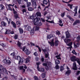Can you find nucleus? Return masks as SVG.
Instances as JSON below:
<instances>
[{
  "mask_svg": "<svg viewBox=\"0 0 80 80\" xmlns=\"http://www.w3.org/2000/svg\"><path fill=\"white\" fill-rule=\"evenodd\" d=\"M72 52V53H73V54H74L75 55H77V53H76V52H75V50H73Z\"/></svg>",
  "mask_w": 80,
  "mask_h": 80,
  "instance_id": "nucleus-47",
  "label": "nucleus"
},
{
  "mask_svg": "<svg viewBox=\"0 0 80 80\" xmlns=\"http://www.w3.org/2000/svg\"><path fill=\"white\" fill-rule=\"evenodd\" d=\"M55 37V35L54 34H51L48 35L47 38L50 39L52 37Z\"/></svg>",
  "mask_w": 80,
  "mask_h": 80,
  "instance_id": "nucleus-12",
  "label": "nucleus"
},
{
  "mask_svg": "<svg viewBox=\"0 0 80 80\" xmlns=\"http://www.w3.org/2000/svg\"><path fill=\"white\" fill-rule=\"evenodd\" d=\"M15 58V60H19L18 63L19 65H21V64H22L23 63V59H22L19 56H16Z\"/></svg>",
  "mask_w": 80,
  "mask_h": 80,
  "instance_id": "nucleus-5",
  "label": "nucleus"
},
{
  "mask_svg": "<svg viewBox=\"0 0 80 80\" xmlns=\"http://www.w3.org/2000/svg\"><path fill=\"white\" fill-rule=\"evenodd\" d=\"M48 13V11H45V12H44V15H46L47 13Z\"/></svg>",
  "mask_w": 80,
  "mask_h": 80,
  "instance_id": "nucleus-51",
  "label": "nucleus"
},
{
  "mask_svg": "<svg viewBox=\"0 0 80 80\" xmlns=\"http://www.w3.org/2000/svg\"><path fill=\"white\" fill-rule=\"evenodd\" d=\"M64 70V68H63V67L61 66L60 68V71H62V70Z\"/></svg>",
  "mask_w": 80,
  "mask_h": 80,
  "instance_id": "nucleus-55",
  "label": "nucleus"
},
{
  "mask_svg": "<svg viewBox=\"0 0 80 80\" xmlns=\"http://www.w3.org/2000/svg\"><path fill=\"white\" fill-rule=\"evenodd\" d=\"M39 27H36L35 28V31H37V30H39Z\"/></svg>",
  "mask_w": 80,
  "mask_h": 80,
  "instance_id": "nucleus-60",
  "label": "nucleus"
},
{
  "mask_svg": "<svg viewBox=\"0 0 80 80\" xmlns=\"http://www.w3.org/2000/svg\"><path fill=\"white\" fill-rule=\"evenodd\" d=\"M0 45H1L3 47H5L6 46L5 45H4V44H3L2 41L0 42Z\"/></svg>",
  "mask_w": 80,
  "mask_h": 80,
  "instance_id": "nucleus-33",
  "label": "nucleus"
},
{
  "mask_svg": "<svg viewBox=\"0 0 80 80\" xmlns=\"http://www.w3.org/2000/svg\"><path fill=\"white\" fill-rule=\"evenodd\" d=\"M17 11H14V13L15 14L14 18H15L16 19L18 18V14H17Z\"/></svg>",
  "mask_w": 80,
  "mask_h": 80,
  "instance_id": "nucleus-15",
  "label": "nucleus"
},
{
  "mask_svg": "<svg viewBox=\"0 0 80 80\" xmlns=\"http://www.w3.org/2000/svg\"><path fill=\"white\" fill-rule=\"evenodd\" d=\"M28 10L29 11H33V9L32 8H28Z\"/></svg>",
  "mask_w": 80,
  "mask_h": 80,
  "instance_id": "nucleus-43",
  "label": "nucleus"
},
{
  "mask_svg": "<svg viewBox=\"0 0 80 80\" xmlns=\"http://www.w3.org/2000/svg\"><path fill=\"white\" fill-rule=\"evenodd\" d=\"M6 8L7 10H10V11H12V9L10 6H6Z\"/></svg>",
  "mask_w": 80,
  "mask_h": 80,
  "instance_id": "nucleus-21",
  "label": "nucleus"
},
{
  "mask_svg": "<svg viewBox=\"0 0 80 80\" xmlns=\"http://www.w3.org/2000/svg\"><path fill=\"white\" fill-rule=\"evenodd\" d=\"M46 19L47 20H49V19H50V20H51V18H50V17H46Z\"/></svg>",
  "mask_w": 80,
  "mask_h": 80,
  "instance_id": "nucleus-62",
  "label": "nucleus"
},
{
  "mask_svg": "<svg viewBox=\"0 0 80 80\" xmlns=\"http://www.w3.org/2000/svg\"><path fill=\"white\" fill-rule=\"evenodd\" d=\"M70 72H71L70 70H68L67 72H66V74L68 75H69L70 74Z\"/></svg>",
  "mask_w": 80,
  "mask_h": 80,
  "instance_id": "nucleus-28",
  "label": "nucleus"
},
{
  "mask_svg": "<svg viewBox=\"0 0 80 80\" xmlns=\"http://www.w3.org/2000/svg\"><path fill=\"white\" fill-rule=\"evenodd\" d=\"M55 62L56 65H58V64H59V63H60V61L58 60H56L55 61Z\"/></svg>",
  "mask_w": 80,
  "mask_h": 80,
  "instance_id": "nucleus-35",
  "label": "nucleus"
},
{
  "mask_svg": "<svg viewBox=\"0 0 80 80\" xmlns=\"http://www.w3.org/2000/svg\"><path fill=\"white\" fill-rule=\"evenodd\" d=\"M45 76H46L45 74L42 73V78H45Z\"/></svg>",
  "mask_w": 80,
  "mask_h": 80,
  "instance_id": "nucleus-53",
  "label": "nucleus"
},
{
  "mask_svg": "<svg viewBox=\"0 0 80 80\" xmlns=\"http://www.w3.org/2000/svg\"><path fill=\"white\" fill-rule=\"evenodd\" d=\"M74 12H75L74 15V16L75 17L77 15V8H75L74 10Z\"/></svg>",
  "mask_w": 80,
  "mask_h": 80,
  "instance_id": "nucleus-22",
  "label": "nucleus"
},
{
  "mask_svg": "<svg viewBox=\"0 0 80 80\" xmlns=\"http://www.w3.org/2000/svg\"><path fill=\"white\" fill-rule=\"evenodd\" d=\"M65 34L67 38H69L70 37V34H69V32L68 31H67L65 32Z\"/></svg>",
  "mask_w": 80,
  "mask_h": 80,
  "instance_id": "nucleus-19",
  "label": "nucleus"
},
{
  "mask_svg": "<svg viewBox=\"0 0 80 80\" xmlns=\"http://www.w3.org/2000/svg\"><path fill=\"white\" fill-rule=\"evenodd\" d=\"M3 80H7V78L5 77L4 78H3Z\"/></svg>",
  "mask_w": 80,
  "mask_h": 80,
  "instance_id": "nucleus-64",
  "label": "nucleus"
},
{
  "mask_svg": "<svg viewBox=\"0 0 80 80\" xmlns=\"http://www.w3.org/2000/svg\"><path fill=\"white\" fill-rule=\"evenodd\" d=\"M77 39L78 40H80V37H78L77 38Z\"/></svg>",
  "mask_w": 80,
  "mask_h": 80,
  "instance_id": "nucleus-63",
  "label": "nucleus"
},
{
  "mask_svg": "<svg viewBox=\"0 0 80 80\" xmlns=\"http://www.w3.org/2000/svg\"><path fill=\"white\" fill-rule=\"evenodd\" d=\"M46 21L48 22H49V23H54V21H48L47 20H46Z\"/></svg>",
  "mask_w": 80,
  "mask_h": 80,
  "instance_id": "nucleus-42",
  "label": "nucleus"
},
{
  "mask_svg": "<svg viewBox=\"0 0 80 80\" xmlns=\"http://www.w3.org/2000/svg\"><path fill=\"white\" fill-rule=\"evenodd\" d=\"M56 34H57V35H58V36H59V35H60V32H59V31H56Z\"/></svg>",
  "mask_w": 80,
  "mask_h": 80,
  "instance_id": "nucleus-45",
  "label": "nucleus"
},
{
  "mask_svg": "<svg viewBox=\"0 0 80 80\" xmlns=\"http://www.w3.org/2000/svg\"><path fill=\"white\" fill-rule=\"evenodd\" d=\"M74 48H76L77 47H79L80 46V44L79 43H77L76 44H75V43H74Z\"/></svg>",
  "mask_w": 80,
  "mask_h": 80,
  "instance_id": "nucleus-17",
  "label": "nucleus"
},
{
  "mask_svg": "<svg viewBox=\"0 0 80 80\" xmlns=\"http://www.w3.org/2000/svg\"><path fill=\"white\" fill-rule=\"evenodd\" d=\"M43 3L45 5H47L48 4V2L47 1V0H43Z\"/></svg>",
  "mask_w": 80,
  "mask_h": 80,
  "instance_id": "nucleus-38",
  "label": "nucleus"
},
{
  "mask_svg": "<svg viewBox=\"0 0 80 80\" xmlns=\"http://www.w3.org/2000/svg\"><path fill=\"white\" fill-rule=\"evenodd\" d=\"M61 16L62 17H63L65 16V12L61 14Z\"/></svg>",
  "mask_w": 80,
  "mask_h": 80,
  "instance_id": "nucleus-49",
  "label": "nucleus"
},
{
  "mask_svg": "<svg viewBox=\"0 0 80 80\" xmlns=\"http://www.w3.org/2000/svg\"><path fill=\"white\" fill-rule=\"evenodd\" d=\"M42 51L44 52V53L45 54L46 53H47V48H46L44 49H42Z\"/></svg>",
  "mask_w": 80,
  "mask_h": 80,
  "instance_id": "nucleus-34",
  "label": "nucleus"
},
{
  "mask_svg": "<svg viewBox=\"0 0 80 80\" xmlns=\"http://www.w3.org/2000/svg\"><path fill=\"white\" fill-rule=\"evenodd\" d=\"M23 67L24 68H25L26 69L27 68V67L25 65H24V66H21L20 68V70H22L23 72H25V69H23Z\"/></svg>",
  "mask_w": 80,
  "mask_h": 80,
  "instance_id": "nucleus-10",
  "label": "nucleus"
},
{
  "mask_svg": "<svg viewBox=\"0 0 80 80\" xmlns=\"http://www.w3.org/2000/svg\"><path fill=\"white\" fill-rule=\"evenodd\" d=\"M56 65L55 67V68L56 69H58L59 68V66H58V64H56Z\"/></svg>",
  "mask_w": 80,
  "mask_h": 80,
  "instance_id": "nucleus-58",
  "label": "nucleus"
},
{
  "mask_svg": "<svg viewBox=\"0 0 80 80\" xmlns=\"http://www.w3.org/2000/svg\"><path fill=\"white\" fill-rule=\"evenodd\" d=\"M67 17L68 18H69V19H70V20L71 21H72V22H73V21H74V20H73V18L71 17H70V16L67 15Z\"/></svg>",
  "mask_w": 80,
  "mask_h": 80,
  "instance_id": "nucleus-24",
  "label": "nucleus"
},
{
  "mask_svg": "<svg viewBox=\"0 0 80 80\" xmlns=\"http://www.w3.org/2000/svg\"><path fill=\"white\" fill-rule=\"evenodd\" d=\"M11 63V61L10 60H7L6 64L7 65H10Z\"/></svg>",
  "mask_w": 80,
  "mask_h": 80,
  "instance_id": "nucleus-37",
  "label": "nucleus"
},
{
  "mask_svg": "<svg viewBox=\"0 0 80 80\" xmlns=\"http://www.w3.org/2000/svg\"><path fill=\"white\" fill-rule=\"evenodd\" d=\"M36 47H37V48H38L39 51V52H42V50H41V48H40L38 46H37V45L36 46Z\"/></svg>",
  "mask_w": 80,
  "mask_h": 80,
  "instance_id": "nucleus-39",
  "label": "nucleus"
},
{
  "mask_svg": "<svg viewBox=\"0 0 80 80\" xmlns=\"http://www.w3.org/2000/svg\"><path fill=\"white\" fill-rule=\"evenodd\" d=\"M80 23V21L78 20H77L76 21H74L73 25H75L77 23Z\"/></svg>",
  "mask_w": 80,
  "mask_h": 80,
  "instance_id": "nucleus-18",
  "label": "nucleus"
},
{
  "mask_svg": "<svg viewBox=\"0 0 80 80\" xmlns=\"http://www.w3.org/2000/svg\"><path fill=\"white\" fill-rule=\"evenodd\" d=\"M70 59L72 62H75L77 61V62L80 65V59L79 58H77L75 56H72L70 58Z\"/></svg>",
  "mask_w": 80,
  "mask_h": 80,
  "instance_id": "nucleus-3",
  "label": "nucleus"
},
{
  "mask_svg": "<svg viewBox=\"0 0 80 80\" xmlns=\"http://www.w3.org/2000/svg\"><path fill=\"white\" fill-rule=\"evenodd\" d=\"M31 2H32V5L34 6H36L37 2H37L36 0H31Z\"/></svg>",
  "mask_w": 80,
  "mask_h": 80,
  "instance_id": "nucleus-14",
  "label": "nucleus"
},
{
  "mask_svg": "<svg viewBox=\"0 0 80 80\" xmlns=\"http://www.w3.org/2000/svg\"><path fill=\"white\" fill-rule=\"evenodd\" d=\"M30 62V60H29V59L28 58H27L26 59V63H28Z\"/></svg>",
  "mask_w": 80,
  "mask_h": 80,
  "instance_id": "nucleus-41",
  "label": "nucleus"
},
{
  "mask_svg": "<svg viewBox=\"0 0 80 80\" xmlns=\"http://www.w3.org/2000/svg\"><path fill=\"white\" fill-rule=\"evenodd\" d=\"M71 41V40L70 39H68V38H66L64 40V42L65 43H68L69 42H70Z\"/></svg>",
  "mask_w": 80,
  "mask_h": 80,
  "instance_id": "nucleus-20",
  "label": "nucleus"
},
{
  "mask_svg": "<svg viewBox=\"0 0 80 80\" xmlns=\"http://www.w3.org/2000/svg\"><path fill=\"white\" fill-rule=\"evenodd\" d=\"M4 9V6L3 5H0V10H3Z\"/></svg>",
  "mask_w": 80,
  "mask_h": 80,
  "instance_id": "nucleus-32",
  "label": "nucleus"
},
{
  "mask_svg": "<svg viewBox=\"0 0 80 80\" xmlns=\"http://www.w3.org/2000/svg\"><path fill=\"white\" fill-rule=\"evenodd\" d=\"M6 32H5V34H9V33H10V30L6 29Z\"/></svg>",
  "mask_w": 80,
  "mask_h": 80,
  "instance_id": "nucleus-30",
  "label": "nucleus"
},
{
  "mask_svg": "<svg viewBox=\"0 0 80 80\" xmlns=\"http://www.w3.org/2000/svg\"><path fill=\"white\" fill-rule=\"evenodd\" d=\"M11 23V24H12L13 27L16 28V24H15V23L13 21H12Z\"/></svg>",
  "mask_w": 80,
  "mask_h": 80,
  "instance_id": "nucleus-26",
  "label": "nucleus"
},
{
  "mask_svg": "<svg viewBox=\"0 0 80 80\" xmlns=\"http://www.w3.org/2000/svg\"><path fill=\"white\" fill-rule=\"evenodd\" d=\"M25 28L28 31H31V35H33L34 34V29H32V28L30 26L27 25L25 26Z\"/></svg>",
  "mask_w": 80,
  "mask_h": 80,
  "instance_id": "nucleus-2",
  "label": "nucleus"
},
{
  "mask_svg": "<svg viewBox=\"0 0 80 80\" xmlns=\"http://www.w3.org/2000/svg\"><path fill=\"white\" fill-rule=\"evenodd\" d=\"M19 30L20 32V33H23V29H22L19 28Z\"/></svg>",
  "mask_w": 80,
  "mask_h": 80,
  "instance_id": "nucleus-36",
  "label": "nucleus"
},
{
  "mask_svg": "<svg viewBox=\"0 0 80 80\" xmlns=\"http://www.w3.org/2000/svg\"><path fill=\"white\" fill-rule=\"evenodd\" d=\"M22 51L24 52L27 55H29L30 53V51L28 50L27 48H26L25 47H23L22 48Z\"/></svg>",
  "mask_w": 80,
  "mask_h": 80,
  "instance_id": "nucleus-8",
  "label": "nucleus"
},
{
  "mask_svg": "<svg viewBox=\"0 0 80 80\" xmlns=\"http://www.w3.org/2000/svg\"><path fill=\"white\" fill-rule=\"evenodd\" d=\"M40 64H41V63H40V62H38L36 63V64L38 66L37 67L38 70L39 72H44V71H45V69L43 68H41L40 69L39 68V65H40Z\"/></svg>",
  "mask_w": 80,
  "mask_h": 80,
  "instance_id": "nucleus-6",
  "label": "nucleus"
},
{
  "mask_svg": "<svg viewBox=\"0 0 80 80\" xmlns=\"http://www.w3.org/2000/svg\"><path fill=\"white\" fill-rule=\"evenodd\" d=\"M14 5H15V4H13V5H12V4H8V6H9V7H13L14 6Z\"/></svg>",
  "mask_w": 80,
  "mask_h": 80,
  "instance_id": "nucleus-59",
  "label": "nucleus"
},
{
  "mask_svg": "<svg viewBox=\"0 0 80 80\" xmlns=\"http://www.w3.org/2000/svg\"><path fill=\"white\" fill-rule=\"evenodd\" d=\"M49 55V54H48V53L45 54V56L46 58H48V57Z\"/></svg>",
  "mask_w": 80,
  "mask_h": 80,
  "instance_id": "nucleus-54",
  "label": "nucleus"
},
{
  "mask_svg": "<svg viewBox=\"0 0 80 80\" xmlns=\"http://www.w3.org/2000/svg\"><path fill=\"white\" fill-rule=\"evenodd\" d=\"M68 46L70 47L67 48H69L70 51L71 50V48H72V42H71L68 43Z\"/></svg>",
  "mask_w": 80,
  "mask_h": 80,
  "instance_id": "nucleus-13",
  "label": "nucleus"
},
{
  "mask_svg": "<svg viewBox=\"0 0 80 80\" xmlns=\"http://www.w3.org/2000/svg\"><path fill=\"white\" fill-rule=\"evenodd\" d=\"M73 68H72V69L73 70H77V69L76 68H77V64H76V62H74L73 64Z\"/></svg>",
  "mask_w": 80,
  "mask_h": 80,
  "instance_id": "nucleus-16",
  "label": "nucleus"
},
{
  "mask_svg": "<svg viewBox=\"0 0 80 80\" xmlns=\"http://www.w3.org/2000/svg\"><path fill=\"white\" fill-rule=\"evenodd\" d=\"M60 56H61V54H59V55L56 56L55 57L57 58V59L58 60H61V58H60Z\"/></svg>",
  "mask_w": 80,
  "mask_h": 80,
  "instance_id": "nucleus-23",
  "label": "nucleus"
},
{
  "mask_svg": "<svg viewBox=\"0 0 80 80\" xmlns=\"http://www.w3.org/2000/svg\"><path fill=\"white\" fill-rule=\"evenodd\" d=\"M36 15L37 17H40L41 16V13L39 12H37L36 13Z\"/></svg>",
  "mask_w": 80,
  "mask_h": 80,
  "instance_id": "nucleus-29",
  "label": "nucleus"
},
{
  "mask_svg": "<svg viewBox=\"0 0 80 80\" xmlns=\"http://www.w3.org/2000/svg\"><path fill=\"white\" fill-rule=\"evenodd\" d=\"M17 2H18V4H21L22 1V0H17Z\"/></svg>",
  "mask_w": 80,
  "mask_h": 80,
  "instance_id": "nucleus-40",
  "label": "nucleus"
},
{
  "mask_svg": "<svg viewBox=\"0 0 80 80\" xmlns=\"http://www.w3.org/2000/svg\"><path fill=\"white\" fill-rule=\"evenodd\" d=\"M27 5L28 7H29L31 5V3L30 2H27Z\"/></svg>",
  "mask_w": 80,
  "mask_h": 80,
  "instance_id": "nucleus-44",
  "label": "nucleus"
},
{
  "mask_svg": "<svg viewBox=\"0 0 80 80\" xmlns=\"http://www.w3.org/2000/svg\"><path fill=\"white\" fill-rule=\"evenodd\" d=\"M7 61V60H6V59H4L3 60V62L4 63H6V64Z\"/></svg>",
  "mask_w": 80,
  "mask_h": 80,
  "instance_id": "nucleus-56",
  "label": "nucleus"
},
{
  "mask_svg": "<svg viewBox=\"0 0 80 80\" xmlns=\"http://www.w3.org/2000/svg\"><path fill=\"white\" fill-rule=\"evenodd\" d=\"M14 38L15 39H17V38H18V35H17V34H15L14 36Z\"/></svg>",
  "mask_w": 80,
  "mask_h": 80,
  "instance_id": "nucleus-57",
  "label": "nucleus"
},
{
  "mask_svg": "<svg viewBox=\"0 0 80 80\" xmlns=\"http://www.w3.org/2000/svg\"><path fill=\"white\" fill-rule=\"evenodd\" d=\"M2 70L3 72L5 73L7 75L8 74V71L7 70V69L5 68H3V66H2L1 64H0V72L2 71Z\"/></svg>",
  "mask_w": 80,
  "mask_h": 80,
  "instance_id": "nucleus-7",
  "label": "nucleus"
},
{
  "mask_svg": "<svg viewBox=\"0 0 80 80\" xmlns=\"http://www.w3.org/2000/svg\"><path fill=\"white\" fill-rule=\"evenodd\" d=\"M58 38L57 37H56L55 38V42H54V44L55 45V46H57L58 45Z\"/></svg>",
  "mask_w": 80,
  "mask_h": 80,
  "instance_id": "nucleus-11",
  "label": "nucleus"
},
{
  "mask_svg": "<svg viewBox=\"0 0 80 80\" xmlns=\"http://www.w3.org/2000/svg\"><path fill=\"white\" fill-rule=\"evenodd\" d=\"M68 7H70V8L71 9H72V7H73V4L70 5V4H68Z\"/></svg>",
  "mask_w": 80,
  "mask_h": 80,
  "instance_id": "nucleus-50",
  "label": "nucleus"
},
{
  "mask_svg": "<svg viewBox=\"0 0 80 80\" xmlns=\"http://www.w3.org/2000/svg\"><path fill=\"white\" fill-rule=\"evenodd\" d=\"M42 65L43 66H45V68L47 69H48L51 68L52 63L50 62H47V63H44Z\"/></svg>",
  "mask_w": 80,
  "mask_h": 80,
  "instance_id": "nucleus-4",
  "label": "nucleus"
},
{
  "mask_svg": "<svg viewBox=\"0 0 80 80\" xmlns=\"http://www.w3.org/2000/svg\"><path fill=\"white\" fill-rule=\"evenodd\" d=\"M59 23H60L59 24V26H61V27H63V24L62 23V20H59Z\"/></svg>",
  "mask_w": 80,
  "mask_h": 80,
  "instance_id": "nucleus-25",
  "label": "nucleus"
},
{
  "mask_svg": "<svg viewBox=\"0 0 80 80\" xmlns=\"http://www.w3.org/2000/svg\"><path fill=\"white\" fill-rule=\"evenodd\" d=\"M48 43L50 44V45L52 46V47H54V39L53 38L51 39V42H48Z\"/></svg>",
  "mask_w": 80,
  "mask_h": 80,
  "instance_id": "nucleus-9",
  "label": "nucleus"
},
{
  "mask_svg": "<svg viewBox=\"0 0 80 80\" xmlns=\"http://www.w3.org/2000/svg\"><path fill=\"white\" fill-rule=\"evenodd\" d=\"M80 71H78L77 72L76 74L77 75H79V74H80Z\"/></svg>",
  "mask_w": 80,
  "mask_h": 80,
  "instance_id": "nucleus-61",
  "label": "nucleus"
},
{
  "mask_svg": "<svg viewBox=\"0 0 80 80\" xmlns=\"http://www.w3.org/2000/svg\"><path fill=\"white\" fill-rule=\"evenodd\" d=\"M34 80H38V78L36 76H35L34 77Z\"/></svg>",
  "mask_w": 80,
  "mask_h": 80,
  "instance_id": "nucleus-48",
  "label": "nucleus"
},
{
  "mask_svg": "<svg viewBox=\"0 0 80 80\" xmlns=\"http://www.w3.org/2000/svg\"><path fill=\"white\" fill-rule=\"evenodd\" d=\"M17 46L19 48H22V46H21V43L20 42H18L17 43Z\"/></svg>",
  "mask_w": 80,
  "mask_h": 80,
  "instance_id": "nucleus-31",
  "label": "nucleus"
},
{
  "mask_svg": "<svg viewBox=\"0 0 80 80\" xmlns=\"http://www.w3.org/2000/svg\"><path fill=\"white\" fill-rule=\"evenodd\" d=\"M1 24L2 26H3V27H5V26H6V25H7V23L3 21H2L1 22Z\"/></svg>",
  "mask_w": 80,
  "mask_h": 80,
  "instance_id": "nucleus-27",
  "label": "nucleus"
},
{
  "mask_svg": "<svg viewBox=\"0 0 80 80\" xmlns=\"http://www.w3.org/2000/svg\"><path fill=\"white\" fill-rule=\"evenodd\" d=\"M16 23L17 25H21V23H20V22L19 21H17Z\"/></svg>",
  "mask_w": 80,
  "mask_h": 80,
  "instance_id": "nucleus-52",
  "label": "nucleus"
},
{
  "mask_svg": "<svg viewBox=\"0 0 80 80\" xmlns=\"http://www.w3.org/2000/svg\"><path fill=\"white\" fill-rule=\"evenodd\" d=\"M15 53L14 52L11 54V55L12 57H15Z\"/></svg>",
  "mask_w": 80,
  "mask_h": 80,
  "instance_id": "nucleus-46",
  "label": "nucleus"
},
{
  "mask_svg": "<svg viewBox=\"0 0 80 80\" xmlns=\"http://www.w3.org/2000/svg\"><path fill=\"white\" fill-rule=\"evenodd\" d=\"M30 18L32 20L34 25H37L38 26H41L42 25L40 19L39 17H36L35 18V17L32 15L30 16Z\"/></svg>",
  "mask_w": 80,
  "mask_h": 80,
  "instance_id": "nucleus-1",
  "label": "nucleus"
}]
</instances>
